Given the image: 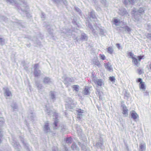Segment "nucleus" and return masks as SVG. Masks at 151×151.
<instances>
[{"instance_id": "nucleus-64", "label": "nucleus", "mask_w": 151, "mask_h": 151, "mask_svg": "<svg viewBox=\"0 0 151 151\" xmlns=\"http://www.w3.org/2000/svg\"><path fill=\"white\" fill-rule=\"evenodd\" d=\"M0 151H7V150H1Z\"/></svg>"}, {"instance_id": "nucleus-48", "label": "nucleus", "mask_w": 151, "mask_h": 151, "mask_svg": "<svg viewBox=\"0 0 151 151\" xmlns=\"http://www.w3.org/2000/svg\"><path fill=\"white\" fill-rule=\"evenodd\" d=\"M41 17L42 19L44 20L45 18V15L44 13L42 12L41 16Z\"/></svg>"}, {"instance_id": "nucleus-50", "label": "nucleus", "mask_w": 151, "mask_h": 151, "mask_svg": "<svg viewBox=\"0 0 151 151\" xmlns=\"http://www.w3.org/2000/svg\"><path fill=\"white\" fill-rule=\"evenodd\" d=\"M82 116V114H78L77 115V118L79 119H81V118Z\"/></svg>"}, {"instance_id": "nucleus-42", "label": "nucleus", "mask_w": 151, "mask_h": 151, "mask_svg": "<svg viewBox=\"0 0 151 151\" xmlns=\"http://www.w3.org/2000/svg\"><path fill=\"white\" fill-rule=\"evenodd\" d=\"M4 122V119L3 118H0V125L3 124Z\"/></svg>"}, {"instance_id": "nucleus-61", "label": "nucleus", "mask_w": 151, "mask_h": 151, "mask_svg": "<svg viewBox=\"0 0 151 151\" xmlns=\"http://www.w3.org/2000/svg\"><path fill=\"white\" fill-rule=\"evenodd\" d=\"M149 67H150V69L151 70V62L150 63L149 65Z\"/></svg>"}, {"instance_id": "nucleus-11", "label": "nucleus", "mask_w": 151, "mask_h": 151, "mask_svg": "<svg viewBox=\"0 0 151 151\" xmlns=\"http://www.w3.org/2000/svg\"><path fill=\"white\" fill-rule=\"evenodd\" d=\"M74 80L73 78H71L69 77H66L65 79L64 83L65 84L68 86L69 82H72Z\"/></svg>"}, {"instance_id": "nucleus-6", "label": "nucleus", "mask_w": 151, "mask_h": 151, "mask_svg": "<svg viewBox=\"0 0 151 151\" xmlns=\"http://www.w3.org/2000/svg\"><path fill=\"white\" fill-rule=\"evenodd\" d=\"M94 82L97 86H101L104 85V83L102 80L101 79H93Z\"/></svg>"}, {"instance_id": "nucleus-53", "label": "nucleus", "mask_w": 151, "mask_h": 151, "mask_svg": "<svg viewBox=\"0 0 151 151\" xmlns=\"http://www.w3.org/2000/svg\"><path fill=\"white\" fill-rule=\"evenodd\" d=\"M129 2V0H124L123 1L125 5H127L128 3Z\"/></svg>"}, {"instance_id": "nucleus-55", "label": "nucleus", "mask_w": 151, "mask_h": 151, "mask_svg": "<svg viewBox=\"0 0 151 151\" xmlns=\"http://www.w3.org/2000/svg\"><path fill=\"white\" fill-rule=\"evenodd\" d=\"M144 95L145 96H148L149 95V93L147 91H146L143 92Z\"/></svg>"}, {"instance_id": "nucleus-62", "label": "nucleus", "mask_w": 151, "mask_h": 151, "mask_svg": "<svg viewBox=\"0 0 151 151\" xmlns=\"http://www.w3.org/2000/svg\"><path fill=\"white\" fill-rule=\"evenodd\" d=\"M21 141H22V142L23 143V144H24V141H23V140H22V139L21 140Z\"/></svg>"}, {"instance_id": "nucleus-30", "label": "nucleus", "mask_w": 151, "mask_h": 151, "mask_svg": "<svg viewBox=\"0 0 151 151\" xmlns=\"http://www.w3.org/2000/svg\"><path fill=\"white\" fill-rule=\"evenodd\" d=\"M96 30H99L100 35H104V30L103 29L100 28H99V27H96Z\"/></svg>"}, {"instance_id": "nucleus-2", "label": "nucleus", "mask_w": 151, "mask_h": 151, "mask_svg": "<svg viewBox=\"0 0 151 151\" xmlns=\"http://www.w3.org/2000/svg\"><path fill=\"white\" fill-rule=\"evenodd\" d=\"M39 65L38 64H36L34 66V75L36 77L39 76L41 73V71L39 69Z\"/></svg>"}, {"instance_id": "nucleus-36", "label": "nucleus", "mask_w": 151, "mask_h": 151, "mask_svg": "<svg viewBox=\"0 0 151 151\" xmlns=\"http://www.w3.org/2000/svg\"><path fill=\"white\" fill-rule=\"evenodd\" d=\"M109 80L113 82H115V78L113 76H110L109 78Z\"/></svg>"}, {"instance_id": "nucleus-54", "label": "nucleus", "mask_w": 151, "mask_h": 151, "mask_svg": "<svg viewBox=\"0 0 151 151\" xmlns=\"http://www.w3.org/2000/svg\"><path fill=\"white\" fill-rule=\"evenodd\" d=\"M137 81L138 82H140V83H141L143 82H142V79L141 78H139L138 79Z\"/></svg>"}, {"instance_id": "nucleus-47", "label": "nucleus", "mask_w": 151, "mask_h": 151, "mask_svg": "<svg viewBox=\"0 0 151 151\" xmlns=\"http://www.w3.org/2000/svg\"><path fill=\"white\" fill-rule=\"evenodd\" d=\"M77 111L78 113H83L84 112V111L83 110L81 109H79L77 110Z\"/></svg>"}, {"instance_id": "nucleus-7", "label": "nucleus", "mask_w": 151, "mask_h": 151, "mask_svg": "<svg viewBox=\"0 0 151 151\" xmlns=\"http://www.w3.org/2000/svg\"><path fill=\"white\" fill-rule=\"evenodd\" d=\"M44 132L45 133H48L50 132V129L48 122L45 123L43 128Z\"/></svg>"}, {"instance_id": "nucleus-63", "label": "nucleus", "mask_w": 151, "mask_h": 151, "mask_svg": "<svg viewBox=\"0 0 151 151\" xmlns=\"http://www.w3.org/2000/svg\"><path fill=\"white\" fill-rule=\"evenodd\" d=\"M0 151H7V150H1Z\"/></svg>"}, {"instance_id": "nucleus-31", "label": "nucleus", "mask_w": 151, "mask_h": 151, "mask_svg": "<svg viewBox=\"0 0 151 151\" xmlns=\"http://www.w3.org/2000/svg\"><path fill=\"white\" fill-rule=\"evenodd\" d=\"M114 23L115 25L116 26L119 25L121 24L120 20L116 19H114Z\"/></svg>"}, {"instance_id": "nucleus-15", "label": "nucleus", "mask_w": 151, "mask_h": 151, "mask_svg": "<svg viewBox=\"0 0 151 151\" xmlns=\"http://www.w3.org/2000/svg\"><path fill=\"white\" fill-rule=\"evenodd\" d=\"M104 66L105 68L106 69H107L109 71H111L112 70V68L111 67V63H109V62L105 63Z\"/></svg>"}, {"instance_id": "nucleus-57", "label": "nucleus", "mask_w": 151, "mask_h": 151, "mask_svg": "<svg viewBox=\"0 0 151 151\" xmlns=\"http://www.w3.org/2000/svg\"><path fill=\"white\" fill-rule=\"evenodd\" d=\"M63 4L66 6L67 5L68 2L67 1L65 0H64L63 1Z\"/></svg>"}, {"instance_id": "nucleus-13", "label": "nucleus", "mask_w": 151, "mask_h": 151, "mask_svg": "<svg viewBox=\"0 0 151 151\" xmlns=\"http://www.w3.org/2000/svg\"><path fill=\"white\" fill-rule=\"evenodd\" d=\"M63 31L62 33H64L68 37H69L72 35V33L71 31L70 30H66L65 29V30L63 29Z\"/></svg>"}, {"instance_id": "nucleus-35", "label": "nucleus", "mask_w": 151, "mask_h": 151, "mask_svg": "<svg viewBox=\"0 0 151 151\" xmlns=\"http://www.w3.org/2000/svg\"><path fill=\"white\" fill-rule=\"evenodd\" d=\"M7 2H9L12 4H16V0H6Z\"/></svg>"}, {"instance_id": "nucleus-44", "label": "nucleus", "mask_w": 151, "mask_h": 151, "mask_svg": "<svg viewBox=\"0 0 151 151\" xmlns=\"http://www.w3.org/2000/svg\"><path fill=\"white\" fill-rule=\"evenodd\" d=\"M52 151H60L58 149L57 147H53Z\"/></svg>"}, {"instance_id": "nucleus-24", "label": "nucleus", "mask_w": 151, "mask_h": 151, "mask_svg": "<svg viewBox=\"0 0 151 151\" xmlns=\"http://www.w3.org/2000/svg\"><path fill=\"white\" fill-rule=\"evenodd\" d=\"M145 145L144 144H141L139 145V151H143L145 150Z\"/></svg>"}, {"instance_id": "nucleus-17", "label": "nucleus", "mask_w": 151, "mask_h": 151, "mask_svg": "<svg viewBox=\"0 0 151 151\" xmlns=\"http://www.w3.org/2000/svg\"><path fill=\"white\" fill-rule=\"evenodd\" d=\"M12 145L15 149L19 148V147H20V145L18 142L14 140H13L12 143Z\"/></svg>"}, {"instance_id": "nucleus-20", "label": "nucleus", "mask_w": 151, "mask_h": 151, "mask_svg": "<svg viewBox=\"0 0 151 151\" xmlns=\"http://www.w3.org/2000/svg\"><path fill=\"white\" fill-rule=\"evenodd\" d=\"M4 94L8 96H9L11 95V93L9 91V89L7 88H4Z\"/></svg>"}, {"instance_id": "nucleus-52", "label": "nucleus", "mask_w": 151, "mask_h": 151, "mask_svg": "<svg viewBox=\"0 0 151 151\" xmlns=\"http://www.w3.org/2000/svg\"><path fill=\"white\" fill-rule=\"evenodd\" d=\"M129 55L131 57L132 59H133V58H134V57L133 56L134 55V54H133L132 52H130L129 53Z\"/></svg>"}, {"instance_id": "nucleus-9", "label": "nucleus", "mask_w": 151, "mask_h": 151, "mask_svg": "<svg viewBox=\"0 0 151 151\" xmlns=\"http://www.w3.org/2000/svg\"><path fill=\"white\" fill-rule=\"evenodd\" d=\"M131 114V117L134 120H135L139 117V116L134 111H132L130 113Z\"/></svg>"}, {"instance_id": "nucleus-37", "label": "nucleus", "mask_w": 151, "mask_h": 151, "mask_svg": "<svg viewBox=\"0 0 151 151\" xmlns=\"http://www.w3.org/2000/svg\"><path fill=\"white\" fill-rule=\"evenodd\" d=\"M144 9L143 8H140L139 10H138V13L140 14H142L144 12Z\"/></svg>"}, {"instance_id": "nucleus-25", "label": "nucleus", "mask_w": 151, "mask_h": 151, "mask_svg": "<svg viewBox=\"0 0 151 151\" xmlns=\"http://www.w3.org/2000/svg\"><path fill=\"white\" fill-rule=\"evenodd\" d=\"M90 16V18H91L93 19H96L95 15L94 12L93 11H92L91 12Z\"/></svg>"}, {"instance_id": "nucleus-56", "label": "nucleus", "mask_w": 151, "mask_h": 151, "mask_svg": "<svg viewBox=\"0 0 151 151\" xmlns=\"http://www.w3.org/2000/svg\"><path fill=\"white\" fill-rule=\"evenodd\" d=\"M138 73L139 74H141L142 73V70L139 69H138Z\"/></svg>"}, {"instance_id": "nucleus-21", "label": "nucleus", "mask_w": 151, "mask_h": 151, "mask_svg": "<svg viewBox=\"0 0 151 151\" xmlns=\"http://www.w3.org/2000/svg\"><path fill=\"white\" fill-rule=\"evenodd\" d=\"M43 82L45 83H48L51 82V80L49 77H45L44 78Z\"/></svg>"}, {"instance_id": "nucleus-58", "label": "nucleus", "mask_w": 151, "mask_h": 151, "mask_svg": "<svg viewBox=\"0 0 151 151\" xmlns=\"http://www.w3.org/2000/svg\"><path fill=\"white\" fill-rule=\"evenodd\" d=\"M73 38L74 39H76V40L77 41H78V38H77V37H75V36H74V37H73Z\"/></svg>"}, {"instance_id": "nucleus-18", "label": "nucleus", "mask_w": 151, "mask_h": 151, "mask_svg": "<svg viewBox=\"0 0 151 151\" xmlns=\"http://www.w3.org/2000/svg\"><path fill=\"white\" fill-rule=\"evenodd\" d=\"M35 83L36 86H37L39 92H40L41 90L43 89V86L42 85L40 84L39 82H36Z\"/></svg>"}, {"instance_id": "nucleus-3", "label": "nucleus", "mask_w": 151, "mask_h": 151, "mask_svg": "<svg viewBox=\"0 0 151 151\" xmlns=\"http://www.w3.org/2000/svg\"><path fill=\"white\" fill-rule=\"evenodd\" d=\"M92 64L96 65L99 68L101 67V65L99 61L98 58L97 57H95L93 58L92 61Z\"/></svg>"}, {"instance_id": "nucleus-22", "label": "nucleus", "mask_w": 151, "mask_h": 151, "mask_svg": "<svg viewBox=\"0 0 151 151\" xmlns=\"http://www.w3.org/2000/svg\"><path fill=\"white\" fill-rule=\"evenodd\" d=\"M88 39V37L85 33H83L81 34V37L80 40L83 41H86Z\"/></svg>"}, {"instance_id": "nucleus-29", "label": "nucleus", "mask_w": 151, "mask_h": 151, "mask_svg": "<svg viewBox=\"0 0 151 151\" xmlns=\"http://www.w3.org/2000/svg\"><path fill=\"white\" fill-rule=\"evenodd\" d=\"M120 28L125 29V31H127L128 32H129L131 30L130 28L127 25H125L123 27H121Z\"/></svg>"}, {"instance_id": "nucleus-28", "label": "nucleus", "mask_w": 151, "mask_h": 151, "mask_svg": "<svg viewBox=\"0 0 151 151\" xmlns=\"http://www.w3.org/2000/svg\"><path fill=\"white\" fill-rule=\"evenodd\" d=\"M139 88L141 89H142L143 90L145 91V87L144 85V83L142 82L141 83H139Z\"/></svg>"}, {"instance_id": "nucleus-26", "label": "nucleus", "mask_w": 151, "mask_h": 151, "mask_svg": "<svg viewBox=\"0 0 151 151\" xmlns=\"http://www.w3.org/2000/svg\"><path fill=\"white\" fill-rule=\"evenodd\" d=\"M71 147L73 150H79L78 147L76 145L75 143H73Z\"/></svg>"}, {"instance_id": "nucleus-14", "label": "nucleus", "mask_w": 151, "mask_h": 151, "mask_svg": "<svg viewBox=\"0 0 151 151\" xmlns=\"http://www.w3.org/2000/svg\"><path fill=\"white\" fill-rule=\"evenodd\" d=\"M122 110L123 111L122 113L124 114H128V110L127 109L125 104H122Z\"/></svg>"}, {"instance_id": "nucleus-59", "label": "nucleus", "mask_w": 151, "mask_h": 151, "mask_svg": "<svg viewBox=\"0 0 151 151\" xmlns=\"http://www.w3.org/2000/svg\"><path fill=\"white\" fill-rule=\"evenodd\" d=\"M116 46L119 49V47H120V44H117L116 45Z\"/></svg>"}, {"instance_id": "nucleus-19", "label": "nucleus", "mask_w": 151, "mask_h": 151, "mask_svg": "<svg viewBox=\"0 0 151 151\" xmlns=\"http://www.w3.org/2000/svg\"><path fill=\"white\" fill-rule=\"evenodd\" d=\"M50 98L53 102H54L56 99V96L55 93L51 91L50 93Z\"/></svg>"}, {"instance_id": "nucleus-40", "label": "nucleus", "mask_w": 151, "mask_h": 151, "mask_svg": "<svg viewBox=\"0 0 151 151\" xmlns=\"http://www.w3.org/2000/svg\"><path fill=\"white\" fill-rule=\"evenodd\" d=\"M5 40L2 38H0V44L1 45H3L4 44Z\"/></svg>"}, {"instance_id": "nucleus-10", "label": "nucleus", "mask_w": 151, "mask_h": 151, "mask_svg": "<svg viewBox=\"0 0 151 151\" xmlns=\"http://www.w3.org/2000/svg\"><path fill=\"white\" fill-rule=\"evenodd\" d=\"M53 115V116H55V119L54 123V125L55 126L54 127V129H55L57 128L56 127L57 126V124L58 122V119H57L58 117V114L57 113H54Z\"/></svg>"}, {"instance_id": "nucleus-49", "label": "nucleus", "mask_w": 151, "mask_h": 151, "mask_svg": "<svg viewBox=\"0 0 151 151\" xmlns=\"http://www.w3.org/2000/svg\"><path fill=\"white\" fill-rule=\"evenodd\" d=\"M143 56H139L137 57L138 58V61L139 62L141 60Z\"/></svg>"}, {"instance_id": "nucleus-46", "label": "nucleus", "mask_w": 151, "mask_h": 151, "mask_svg": "<svg viewBox=\"0 0 151 151\" xmlns=\"http://www.w3.org/2000/svg\"><path fill=\"white\" fill-rule=\"evenodd\" d=\"M75 10L78 12H79V13L80 14L81 11L80 9L77 7H75Z\"/></svg>"}, {"instance_id": "nucleus-60", "label": "nucleus", "mask_w": 151, "mask_h": 151, "mask_svg": "<svg viewBox=\"0 0 151 151\" xmlns=\"http://www.w3.org/2000/svg\"><path fill=\"white\" fill-rule=\"evenodd\" d=\"M76 130H77L78 131H79V132H80L81 131V129H79V130H78V129H77V128H76Z\"/></svg>"}, {"instance_id": "nucleus-45", "label": "nucleus", "mask_w": 151, "mask_h": 151, "mask_svg": "<svg viewBox=\"0 0 151 151\" xmlns=\"http://www.w3.org/2000/svg\"><path fill=\"white\" fill-rule=\"evenodd\" d=\"M100 58L102 59L103 60H104L105 59V57L104 55L100 54Z\"/></svg>"}, {"instance_id": "nucleus-51", "label": "nucleus", "mask_w": 151, "mask_h": 151, "mask_svg": "<svg viewBox=\"0 0 151 151\" xmlns=\"http://www.w3.org/2000/svg\"><path fill=\"white\" fill-rule=\"evenodd\" d=\"M146 37L147 38L151 40V33L148 34Z\"/></svg>"}, {"instance_id": "nucleus-41", "label": "nucleus", "mask_w": 151, "mask_h": 151, "mask_svg": "<svg viewBox=\"0 0 151 151\" xmlns=\"http://www.w3.org/2000/svg\"><path fill=\"white\" fill-rule=\"evenodd\" d=\"M35 115L33 114V113L32 112L29 114V117H30V118L32 119L34 116Z\"/></svg>"}, {"instance_id": "nucleus-39", "label": "nucleus", "mask_w": 151, "mask_h": 151, "mask_svg": "<svg viewBox=\"0 0 151 151\" xmlns=\"http://www.w3.org/2000/svg\"><path fill=\"white\" fill-rule=\"evenodd\" d=\"M66 142L68 143H70L72 141V138L71 137L68 138L66 139Z\"/></svg>"}, {"instance_id": "nucleus-1", "label": "nucleus", "mask_w": 151, "mask_h": 151, "mask_svg": "<svg viewBox=\"0 0 151 151\" xmlns=\"http://www.w3.org/2000/svg\"><path fill=\"white\" fill-rule=\"evenodd\" d=\"M18 9L19 10L20 9L21 11L23 12H24L27 17H29L31 16L30 14L27 12L28 7L26 4L23 3L21 5L20 7H18Z\"/></svg>"}, {"instance_id": "nucleus-23", "label": "nucleus", "mask_w": 151, "mask_h": 151, "mask_svg": "<svg viewBox=\"0 0 151 151\" xmlns=\"http://www.w3.org/2000/svg\"><path fill=\"white\" fill-rule=\"evenodd\" d=\"M90 88L88 87H85L83 91L84 94L85 95H88L90 94Z\"/></svg>"}, {"instance_id": "nucleus-4", "label": "nucleus", "mask_w": 151, "mask_h": 151, "mask_svg": "<svg viewBox=\"0 0 151 151\" xmlns=\"http://www.w3.org/2000/svg\"><path fill=\"white\" fill-rule=\"evenodd\" d=\"M132 14H134V18L137 21H139L141 18V14L138 13L137 11L136 10H134L132 12Z\"/></svg>"}, {"instance_id": "nucleus-34", "label": "nucleus", "mask_w": 151, "mask_h": 151, "mask_svg": "<svg viewBox=\"0 0 151 151\" xmlns=\"http://www.w3.org/2000/svg\"><path fill=\"white\" fill-rule=\"evenodd\" d=\"M73 88L74 90H75L76 91H78L79 90V86L78 85H74L73 86Z\"/></svg>"}, {"instance_id": "nucleus-43", "label": "nucleus", "mask_w": 151, "mask_h": 151, "mask_svg": "<svg viewBox=\"0 0 151 151\" xmlns=\"http://www.w3.org/2000/svg\"><path fill=\"white\" fill-rule=\"evenodd\" d=\"M45 111L47 112V113L48 114V115H50V114H51L52 112V111H51L47 109L45 110Z\"/></svg>"}, {"instance_id": "nucleus-38", "label": "nucleus", "mask_w": 151, "mask_h": 151, "mask_svg": "<svg viewBox=\"0 0 151 151\" xmlns=\"http://www.w3.org/2000/svg\"><path fill=\"white\" fill-rule=\"evenodd\" d=\"M96 93L99 96V97L101 96V93H100V90L99 89H96Z\"/></svg>"}, {"instance_id": "nucleus-8", "label": "nucleus", "mask_w": 151, "mask_h": 151, "mask_svg": "<svg viewBox=\"0 0 151 151\" xmlns=\"http://www.w3.org/2000/svg\"><path fill=\"white\" fill-rule=\"evenodd\" d=\"M103 144V140L102 138H100L99 140L97 142L96 146L97 148H101Z\"/></svg>"}, {"instance_id": "nucleus-33", "label": "nucleus", "mask_w": 151, "mask_h": 151, "mask_svg": "<svg viewBox=\"0 0 151 151\" xmlns=\"http://www.w3.org/2000/svg\"><path fill=\"white\" fill-rule=\"evenodd\" d=\"M11 106L14 110L17 108V106L16 103H13L11 105Z\"/></svg>"}, {"instance_id": "nucleus-12", "label": "nucleus", "mask_w": 151, "mask_h": 151, "mask_svg": "<svg viewBox=\"0 0 151 151\" xmlns=\"http://www.w3.org/2000/svg\"><path fill=\"white\" fill-rule=\"evenodd\" d=\"M119 13L122 16L126 15L128 14L127 10L121 8L119 9Z\"/></svg>"}, {"instance_id": "nucleus-16", "label": "nucleus", "mask_w": 151, "mask_h": 151, "mask_svg": "<svg viewBox=\"0 0 151 151\" xmlns=\"http://www.w3.org/2000/svg\"><path fill=\"white\" fill-rule=\"evenodd\" d=\"M132 61L134 65L138 67L140 65V63L138 61V59L135 58H133Z\"/></svg>"}, {"instance_id": "nucleus-27", "label": "nucleus", "mask_w": 151, "mask_h": 151, "mask_svg": "<svg viewBox=\"0 0 151 151\" xmlns=\"http://www.w3.org/2000/svg\"><path fill=\"white\" fill-rule=\"evenodd\" d=\"M114 50L112 47H109L107 48V52L110 54L113 53Z\"/></svg>"}, {"instance_id": "nucleus-32", "label": "nucleus", "mask_w": 151, "mask_h": 151, "mask_svg": "<svg viewBox=\"0 0 151 151\" xmlns=\"http://www.w3.org/2000/svg\"><path fill=\"white\" fill-rule=\"evenodd\" d=\"M50 26L49 25H47L46 26V27L47 30H48V31L49 32L50 34L51 35L52 32H50V31L51 32H52L53 30H52V29H50Z\"/></svg>"}, {"instance_id": "nucleus-5", "label": "nucleus", "mask_w": 151, "mask_h": 151, "mask_svg": "<svg viewBox=\"0 0 151 151\" xmlns=\"http://www.w3.org/2000/svg\"><path fill=\"white\" fill-rule=\"evenodd\" d=\"M86 25L88 26L92 31V33L95 36H97L98 35V32L95 31V29H93L92 25L89 22L86 23Z\"/></svg>"}]
</instances>
